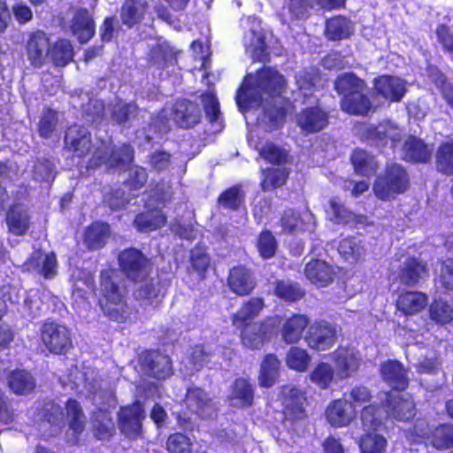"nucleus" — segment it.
Masks as SVG:
<instances>
[{"instance_id":"338daca9","label":"nucleus","mask_w":453,"mask_h":453,"mask_svg":"<svg viewBox=\"0 0 453 453\" xmlns=\"http://www.w3.org/2000/svg\"><path fill=\"white\" fill-rule=\"evenodd\" d=\"M348 402L356 410L357 407H363L366 404L372 403L373 398L371 388L364 384H357L349 390Z\"/></svg>"},{"instance_id":"c85d7f7f","label":"nucleus","mask_w":453,"mask_h":453,"mask_svg":"<svg viewBox=\"0 0 453 453\" xmlns=\"http://www.w3.org/2000/svg\"><path fill=\"white\" fill-rule=\"evenodd\" d=\"M167 224V216L157 207L147 208L137 213L133 225L140 233H150L164 227Z\"/></svg>"},{"instance_id":"2eb2a0df","label":"nucleus","mask_w":453,"mask_h":453,"mask_svg":"<svg viewBox=\"0 0 453 453\" xmlns=\"http://www.w3.org/2000/svg\"><path fill=\"white\" fill-rule=\"evenodd\" d=\"M65 410L68 424L67 443L79 446L87 426L86 415L81 403L72 397L66 400Z\"/></svg>"},{"instance_id":"ea45409f","label":"nucleus","mask_w":453,"mask_h":453,"mask_svg":"<svg viewBox=\"0 0 453 453\" xmlns=\"http://www.w3.org/2000/svg\"><path fill=\"white\" fill-rule=\"evenodd\" d=\"M5 221L9 232L17 236L26 234L30 226V216L19 204L10 206L6 213Z\"/></svg>"},{"instance_id":"9d476101","label":"nucleus","mask_w":453,"mask_h":453,"mask_svg":"<svg viewBox=\"0 0 453 453\" xmlns=\"http://www.w3.org/2000/svg\"><path fill=\"white\" fill-rule=\"evenodd\" d=\"M381 405L387 418L401 422L411 421L417 413L416 403L410 395H403L387 391Z\"/></svg>"},{"instance_id":"c03bdc74","label":"nucleus","mask_w":453,"mask_h":453,"mask_svg":"<svg viewBox=\"0 0 453 453\" xmlns=\"http://www.w3.org/2000/svg\"><path fill=\"white\" fill-rule=\"evenodd\" d=\"M260 188L263 191L275 190L287 183L290 170L287 167H266L261 171Z\"/></svg>"},{"instance_id":"a211bd4d","label":"nucleus","mask_w":453,"mask_h":453,"mask_svg":"<svg viewBox=\"0 0 453 453\" xmlns=\"http://www.w3.org/2000/svg\"><path fill=\"white\" fill-rule=\"evenodd\" d=\"M372 84L376 95L389 103L401 102L407 92L405 81L394 75H379L373 79Z\"/></svg>"},{"instance_id":"a18cd8bd","label":"nucleus","mask_w":453,"mask_h":453,"mask_svg":"<svg viewBox=\"0 0 453 453\" xmlns=\"http://www.w3.org/2000/svg\"><path fill=\"white\" fill-rule=\"evenodd\" d=\"M119 427L128 438H136L142 432L139 413L131 407L121 408L119 416Z\"/></svg>"},{"instance_id":"0eeeda50","label":"nucleus","mask_w":453,"mask_h":453,"mask_svg":"<svg viewBox=\"0 0 453 453\" xmlns=\"http://www.w3.org/2000/svg\"><path fill=\"white\" fill-rule=\"evenodd\" d=\"M38 335L44 349L52 355H66L73 348L71 331L54 320L43 321Z\"/></svg>"},{"instance_id":"7c9ffc66","label":"nucleus","mask_w":453,"mask_h":453,"mask_svg":"<svg viewBox=\"0 0 453 453\" xmlns=\"http://www.w3.org/2000/svg\"><path fill=\"white\" fill-rule=\"evenodd\" d=\"M91 431L98 441H109L116 434L115 422L107 410L97 409L90 417Z\"/></svg>"},{"instance_id":"0e129e2a","label":"nucleus","mask_w":453,"mask_h":453,"mask_svg":"<svg viewBox=\"0 0 453 453\" xmlns=\"http://www.w3.org/2000/svg\"><path fill=\"white\" fill-rule=\"evenodd\" d=\"M139 107L136 103H119L111 110V119L118 125H125L132 118L138 115Z\"/></svg>"},{"instance_id":"6e6d98bb","label":"nucleus","mask_w":453,"mask_h":453,"mask_svg":"<svg viewBox=\"0 0 453 453\" xmlns=\"http://www.w3.org/2000/svg\"><path fill=\"white\" fill-rule=\"evenodd\" d=\"M174 192L171 183L164 179L152 182L149 191V201L165 207L173 200Z\"/></svg>"},{"instance_id":"3c124183","label":"nucleus","mask_w":453,"mask_h":453,"mask_svg":"<svg viewBox=\"0 0 453 453\" xmlns=\"http://www.w3.org/2000/svg\"><path fill=\"white\" fill-rule=\"evenodd\" d=\"M361 453H386L387 439L377 432L365 431L358 440Z\"/></svg>"},{"instance_id":"f704fd0d","label":"nucleus","mask_w":453,"mask_h":453,"mask_svg":"<svg viewBox=\"0 0 453 453\" xmlns=\"http://www.w3.org/2000/svg\"><path fill=\"white\" fill-rule=\"evenodd\" d=\"M333 360L338 377L345 380L359 370L360 359L348 349L338 348L333 352Z\"/></svg>"},{"instance_id":"774afa93","label":"nucleus","mask_w":453,"mask_h":453,"mask_svg":"<svg viewBox=\"0 0 453 453\" xmlns=\"http://www.w3.org/2000/svg\"><path fill=\"white\" fill-rule=\"evenodd\" d=\"M192 446L190 438L180 432L171 434L165 442L168 453H191Z\"/></svg>"},{"instance_id":"13d9d810","label":"nucleus","mask_w":453,"mask_h":453,"mask_svg":"<svg viewBox=\"0 0 453 453\" xmlns=\"http://www.w3.org/2000/svg\"><path fill=\"white\" fill-rule=\"evenodd\" d=\"M256 248L259 257L264 260L275 257L278 250V242L271 230L265 228L258 234Z\"/></svg>"},{"instance_id":"f03ea898","label":"nucleus","mask_w":453,"mask_h":453,"mask_svg":"<svg viewBox=\"0 0 453 453\" xmlns=\"http://www.w3.org/2000/svg\"><path fill=\"white\" fill-rule=\"evenodd\" d=\"M334 89L340 96L341 111L350 116L366 117L377 110L367 82L353 72L336 76Z\"/></svg>"},{"instance_id":"a19ab883","label":"nucleus","mask_w":453,"mask_h":453,"mask_svg":"<svg viewBox=\"0 0 453 453\" xmlns=\"http://www.w3.org/2000/svg\"><path fill=\"white\" fill-rule=\"evenodd\" d=\"M50 58L56 67H65L73 61L74 49L65 38L57 39L49 50Z\"/></svg>"},{"instance_id":"6ab92c4d","label":"nucleus","mask_w":453,"mask_h":453,"mask_svg":"<svg viewBox=\"0 0 453 453\" xmlns=\"http://www.w3.org/2000/svg\"><path fill=\"white\" fill-rule=\"evenodd\" d=\"M380 375L390 388V391L403 392L410 385L407 370L396 359H388L380 365Z\"/></svg>"},{"instance_id":"e2e57ef3","label":"nucleus","mask_w":453,"mask_h":453,"mask_svg":"<svg viewBox=\"0 0 453 453\" xmlns=\"http://www.w3.org/2000/svg\"><path fill=\"white\" fill-rule=\"evenodd\" d=\"M434 280L444 292H453V257L439 261V271Z\"/></svg>"},{"instance_id":"8fccbe9b","label":"nucleus","mask_w":453,"mask_h":453,"mask_svg":"<svg viewBox=\"0 0 453 453\" xmlns=\"http://www.w3.org/2000/svg\"><path fill=\"white\" fill-rule=\"evenodd\" d=\"M428 317L438 326H445L453 321V307L442 298H434L428 305Z\"/></svg>"},{"instance_id":"680f3d73","label":"nucleus","mask_w":453,"mask_h":453,"mask_svg":"<svg viewBox=\"0 0 453 453\" xmlns=\"http://www.w3.org/2000/svg\"><path fill=\"white\" fill-rule=\"evenodd\" d=\"M58 123V111L52 108L47 107L42 111L37 125L39 136L42 139L50 138L56 131Z\"/></svg>"},{"instance_id":"20e7f679","label":"nucleus","mask_w":453,"mask_h":453,"mask_svg":"<svg viewBox=\"0 0 453 453\" xmlns=\"http://www.w3.org/2000/svg\"><path fill=\"white\" fill-rule=\"evenodd\" d=\"M100 289L102 299L99 306L110 320L125 323L130 316L129 305L119 283L113 278L111 270H102L100 273Z\"/></svg>"},{"instance_id":"69168bd1","label":"nucleus","mask_w":453,"mask_h":453,"mask_svg":"<svg viewBox=\"0 0 453 453\" xmlns=\"http://www.w3.org/2000/svg\"><path fill=\"white\" fill-rule=\"evenodd\" d=\"M172 154L165 150H156L147 156L150 171L161 173L168 171L172 165Z\"/></svg>"},{"instance_id":"6e6552de","label":"nucleus","mask_w":453,"mask_h":453,"mask_svg":"<svg viewBox=\"0 0 453 453\" xmlns=\"http://www.w3.org/2000/svg\"><path fill=\"white\" fill-rule=\"evenodd\" d=\"M134 160V149L129 143H122L119 147H113L110 153L105 146H97L88 158L86 168L88 171H95L104 165L110 168H117L125 165H130Z\"/></svg>"},{"instance_id":"39448f33","label":"nucleus","mask_w":453,"mask_h":453,"mask_svg":"<svg viewBox=\"0 0 453 453\" xmlns=\"http://www.w3.org/2000/svg\"><path fill=\"white\" fill-rule=\"evenodd\" d=\"M411 187V178L407 169L399 163L387 164L383 172L373 182L375 196L381 201H391L406 193Z\"/></svg>"},{"instance_id":"603ef678","label":"nucleus","mask_w":453,"mask_h":453,"mask_svg":"<svg viewBox=\"0 0 453 453\" xmlns=\"http://www.w3.org/2000/svg\"><path fill=\"white\" fill-rule=\"evenodd\" d=\"M149 180V173L147 169L139 165H134L128 169L127 179L123 181V185L129 193L138 196V193L143 188Z\"/></svg>"},{"instance_id":"473e14b6","label":"nucleus","mask_w":453,"mask_h":453,"mask_svg":"<svg viewBox=\"0 0 453 453\" xmlns=\"http://www.w3.org/2000/svg\"><path fill=\"white\" fill-rule=\"evenodd\" d=\"M310 319L304 314L294 313L281 326V340L286 344H296L303 337V332L309 327Z\"/></svg>"},{"instance_id":"aec40b11","label":"nucleus","mask_w":453,"mask_h":453,"mask_svg":"<svg viewBox=\"0 0 453 453\" xmlns=\"http://www.w3.org/2000/svg\"><path fill=\"white\" fill-rule=\"evenodd\" d=\"M325 417L329 425L334 428L349 426L357 417V411L346 398L332 400L325 410Z\"/></svg>"},{"instance_id":"a878e982","label":"nucleus","mask_w":453,"mask_h":453,"mask_svg":"<svg viewBox=\"0 0 453 453\" xmlns=\"http://www.w3.org/2000/svg\"><path fill=\"white\" fill-rule=\"evenodd\" d=\"M427 304V294L417 290H403L395 302L397 311L406 317L419 313Z\"/></svg>"},{"instance_id":"58836bf2","label":"nucleus","mask_w":453,"mask_h":453,"mask_svg":"<svg viewBox=\"0 0 453 453\" xmlns=\"http://www.w3.org/2000/svg\"><path fill=\"white\" fill-rule=\"evenodd\" d=\"M354 172L363 177H371L377 173L379 165L373 155L365 150L357 148L350 155Z\"/></svg>"},{"instance_id":"f8f14e48","label":"nucleus","mask_w":453,"mask_h":453,"mask_svg":"<svg viewBox=\"0 0 453 453\" xmlns=\"http://www.w3.org/2000/svg\"><path fill=\"white\" fill-rule=\"evenodd\" d=\"M307 404L308 401L304 392L296 388H290L282 403L284 420L293 426L304 424L309 418Z\"/></svg>"},{"instance_id":"864d4df0","label":"nucleus","mask_w":453,"mask_h":453,"mask_svg":"<svg viewBox=\"0 0 453 453\" xmlns=\"http://www.w3.org/2000/svg\"><path fill=\"white\" fill-rule=\"evenodd\" d=\"M203 108L211 125L219 124L223 126V117L220 111V104L214 91H205L200 96Z\"/></svg>"},{"instance_id":"052dcab7","label":"nucleus","mask_w":453,"mask_h":453,"mask_svg":"<svg viewBox=\"0 0 453 453\" xmlns=\"http://www.w3.org/2000/svg\"><path fill=\"white\" fill-rule=\"evenodd\" d=\"M211 398L207 392L199 387H190L187 389L185 395V403L188 409L191 411L198 413L209 405Z\"/></svg>"},{"instance_id":"2f4dec72","label":"nucleus","mask_w":453,"mask_h":453,"mask_svg":"<svg viewBox=\"0 0 453 453\" xmlns=\"http://www.w3.org/2000/svg\"><path fill=\"white\" fill-rule=\"evenodd\" d=\"M7 387L16 395H27L36 388V380L33 374L26 370L16 368L6 375Z\"/></svg>"},{"instance_id":"4c0bfd02","label":"nucleus","mask_w":453,"mask_h":453,"mask_svg":"<svg viewBox=\"0 0 453 453\" xmlns=\"http://www.w3.org/2000/svg\"><path fill=\"white\" fill-rule=\"evenodd\" d=\"M427 273V264L414 257H408L399 271L401 282L407 287L416 286Z\"/></svg>"},{"instance_id":"412c9836","label":"nucleus","mask_w":453,"mask_h":453,"mask_svg":"<svg viewBox=\"0 0 453 453\" xmlns=\"http://www.w3.org/2000/svg\"><path fill=\"white\" fill-rule=\"evenodd\" d=\"M304 340L307 345L315 350H326L336 341L335 329L326 322H314L308 327Z\"/></svg>"},{"instance_id":"4be33fe9","label":"nucleus","mask_w":453,"mask_h":453,"mask_svg":"<svg viewBox=\"0 0 453 453\" xmlns=\"http://www.w3.org/2000/svg\"><path fill=\"white\" fill-rule=\"evenodd\" d=\"M50 38L42 30L33 31L28 35L25 50L27 59L33 67L40 68L45 63V56L50 50Z\"/></svg>"},{"instance_id":"49530a36","label":"nucleus","mask_w":453,"mask_h":453,"mask_svg":"<svg viewBox=\"0 0 453 453\" xmlns=\"http://www.w3.org/2000/svg\"><path fill=\"white\" fill-rule=\"evenodd\" d=\"M259 156L268 164L285 166L292 162V157L288 150L278 146L273 142H265L259 150Z\"/></svg>"},{"instance_id":"72a5a7b5","label":"nucleus","mask_w":453,"mask_h":453,"mask_svg":"<svg viewBox=\"0 0 453 453\" xmlns=\"http://www.w3.org/2000/svg\"><path fill=\"white\" fill-rule=\"evenodd\" d=\"M427 444L438 451L451 450L453 453V423L442 422L426 434Z\"/></svg>"},{"instance_id":"4d7b16f0","label":"nucleus","mask_w":453,"mask_h":453,"mask_svg":"<svg viewBox=\"0 0 453 453\" xmlns=\"http://www.w3.org/2000/svg\"><path fill=\"white\" fill-rule=\"evenodd\" d=\"M311 357L306 349L292 346L287 352L285 362L287 366L297 372H304L308 370Z\"/></svg>"},{"instance_id":"1a4fd4ad","label":"nucleus","mask_w":453,"mask_h":453,"mask_svg":"<svg viewBox=\"0 0 453 453\" xmlns=\"http://www.w3.org/2000/svg\"><path fill=\"white\" fill-rule=\"evenodd\" d=\"M142 372L149 378L165 380L173 374V361L169 355L159 349H144L137 356Z\"/></svg>"},{"instance_id":"423d86ee","label":"nucleus","mask_w":453,"mask_h":453,"mask_svg":"<svg viewBox=\"0 0 453 453\" xmlns=\"http://www.w3.org/2000/svg\"><path fill=\"white\" fill-rule=\"evenodd\" d=\"M119 272L131 283L146 281L153 272L154 263L142 250L127 247L117 256Z\"/></svg>"},{"instance_id":"7ed1b4c3","label":"nucleus","mask_w":453,"mask_h":453,"mask_svg":"<svg viewBox=\"0 0 453 453\" xmlns=\"http://www.w3.org/2000/svg\"><path fill=\"white\" fill-rule=\"evenodd\" d=\"M252 74H248L235 93V103L240 110L247 111L252 104H260L264 96L280 97L287 89L285 77L271 66H264L256 72L254 85H250Z\"/></svg>"},{"instance_id":"bf43d9fd","label":"nucleus","mask_w":453,"mask_h":453,"mask_svg":"<svg viewBox=\"0 0 453 453\" xmlns=\"http://www.w3.org/2000/svg\"><path fill=\"white\" fill-rule=\"evenodd\" d=\"M310 380L321 389H327L334 381V370L326 362H319L310 372Z\"/></svg>"},{"instance_id":"dca6fc26","label":"nucleus","mask_w":453,"mask_h":453,"mask_svg":"<svg viewBox=\"0 0 453 453\" xmlns=\"http://www.w3.org/2000/svg\"><path fill=\"white\" fill-rule=\"evenodd\" d=\"M226 285L229 290L237 296H250L257 286L253 271L245 265H237L230 268Z\"/></svg>"},{"instance_id":"09e8293b","label":"nucleus","mask_w":453,"mask_h":453,"mask_svg":"<svg viewBox=\"0 0 453 453\" xmlns=\"http://www.w3.org/2000/svg\"><path fill=\"white\" fill-rule=\"evenodd\" d=\"M436 171L445 176H453V139L439 144L435 152Z\"/></svg>"},{"instance_id":"e433bc0d","label":"nucleus","mask_w":453,"mask_h":453,"mask_svg":"<svg viewBox=\"0 0 453 453\" xmlns=\"http://www.w3.org/2000/svg\"><path fill=\"white\" fill-rule=\"evenodd\" d=\"M381 403H372L363 406L359 412L361 426L365 431L378 432L385 426Z\"/></svg>"},{"instance_id":"79ce46f5","label":"nucleus","mask_w":453,"mask_h":453,"mask_svg":"<svg viewBox=\"0 0 453 453\" xmlns=\"http://www.w3.org/2000/svg\"><path fill=\"white\" fill-rule=\"evenodd\" d=\"M280 361L273 353L265 355L260 364L258 384L262 388L273 387L279 375Z\"/></svg>"},{"instance_id":"5701e85b","label":"nucleus","mask_w":453,"mask_h":453,"mask_svg":"<svg viewBox=\"0 0 453 453\" xmlns=\"http://www.w3.org/2000/svg\"><path fill=\"white\" fill-rule=\"evenodd\" d=\"M96 27V21L90 12L85 7H81L71 19L70 31L80 44H86L95 36Z\"/></svg>"},{"instance_id":"37998d69","label":"nucleus","mask_w":453,"mask_h":453,"mask_svg":"<svg viewBox=\"0 0 453 453\" xmlns=\"http://www.w3.org/2000/svg\"><path fill=\"white\" fill-rule=\"evenodd\" d=\"M217 203L223 209L239 211L245 209V192L240 184L233 185L219 195Z\"/></svg>"},{"instance_id":"b1692460","label":"nucleus","mask_w":453,"mask_h":453,"mask_svg":"<svg viewBox=\"0 0 453 453\" xmlns=\"http://www.w3.org/2000/svg\"><path fill=\"white\" fill-rule=\"evenodd\" d=\"M304 276L318 288L331 284L335 277L334 267L327 262L319 258H311L304 266Z\"/></svg>"},{"instance_id":"de8ad7c7","label":"nucleus","mask_w":453,"mask_h":453,"mask_svg":"<svg viewBox=\"0 0 453 453\" xmlns=\"http://www.w3.org/2000/svg\"><path fill=\"white\" fill-rule=\"evenodd\" d=\"M255 388L249 379L240 377L232 385L231 398L239 401L240 408H249L254 403Z\"/></svg>"},{"instance_id":"f257e3e1","label":"nucleus","mask_w":453,"mask_h":453,"mask_svg":"<svg viewBox=\"0 0 453 453\" xmlns=\"http://www.w3.org/2000/svg\"><path fill=\"white\" fill-rule=\"evenodd\" d=\"M265 308L264 297L251 296L231 315L232 326L239 332L240 342L248 349L260 350L272 339L274 326L271 318L256 320Z\"/></svg>"},{"instance_id":"4468645a","label":"nucleus","mask_w":453,"mask_h":453,"mask_svg":"<svg viewBox=\"0 0 453 453\" xmlns=\"http://www.w3.org/2000/svg\"><path fill=\"white\" fill-rule=\"evenodd\" d=\"M171 118L177 127L191 129L201 123L202 111L196 102L187 98H178L173 104Z\"/></svg>"},{"instance_id":"bb28decb","label":"nucleus","mask_w":453,"mask_h":453,"mask_svg":"<svg viewBox=\"0 0 453 453\" xmlns=\"http://www.w3.org/2000/svg\"><path fill=\"white\" fill-rule=\"evenodd\" d=\"M402 159L411 164H427L432 158V150L419 137L410 134L403 144Z\"/></svg>"},{"instance_id":"393cba45","label":"nucleus","mask_w":453,"mask_h":453,"mask_svg":"<svg viewBox=\"0 0 453 453\" xmlns=\"http://www.w3.org/2000/svg\"><path fill=\"white\" fill-rule=\"evenodd\" d=\"M355 34V24L344 15H334L325 21L324 36L330 42L349 39Z\"/></svg>"},{"instance_id":"c9c22d12","label":"nucleus","mask_w":453,"mask_h":453,"mask_svg":"<svg viewBox=\"0 0 453 453\" xmlns=\"http://www.w3.org/2000/svg\"><path fill=\"white\" fill-rule=\"evenodd\" d=\"M273 295L280 301L294 303L304 298L306 292L299 282L289 279H277L273 281Z\"/></svg>"},{"instance_id":"9b49d317","label":"nucleus","mask_w":453,"mask_h":453,"mask_svg":"<svg viewBox=\"0 0 453 453\" xmlns=\"http://www.w3.org/2000/svg\"><path fill=\"white\" fill-rule=\"evenodd\" d=\"M97 146L92 142L91 133L83 126L73 124L67 127L64 135V149L79 158H85Z\"/></svg>"},{"instance_id":"f3484780","label":"nucleus","mask_w":453,"mask_h":453,"mask_svg":"<svg viewBox=\"0 0 453 453\" xmlns=\"http://www.w3.org/2000/svg\"><path fill=\"white\" fill-rule=\"evenodd\" d=\"M363 135L365 141L372 144L384 148L389 143L393 150L402 140V134L397 127L388 122L369 126L365 129Z\"/></svg>"},{"instance_id":"5fc2aeb1","label":"nucleus","mask_w":453,"mask_h":453,"mask_svg":"<svg viewBox=\"0 0 453 453\" xmlns=\"http://www.w3.org/2000/svg\"><path fill=\"white\" fill-rule=\"evenodd\" d=\"M189 261L190 266L196 273L198 279L205 280L211 265V257L206 251V248L196 244L190 251Z\"/></svg>"},{"instance_id":"c756f323","label":"nucleus","mask_w":453,"mask_h":453,"mask_svg":"<svg viewBox=\"0 0 453 453\" xmlns=\"http://www.w3.org/2000/svg\"><path fill=\"white\" fill-rule=\"evenodd\" d=\"M149 10L148 0H125L120 7L121 22L131 29L144 20Z\"/></svg>"},{"instance_id":"cd10ccee","label":"nucleus","mask_w":453,"mask_h":453,"mask_svg":"<svg viewBox=\"0 0 453 453\" xmlns=\"http://www.w3.org/2000/svg\"><path fill=\"white\" fill-rule=\"evenodd\" d=\"M111 236V226L109 223L95 220L86 226L83 233V242L89 251L103 249Z\"/></svg>"},{"instance_id":"ddd939ff","label":"nucleus","mask_w":453,"mask_h":453,"mask_svg":"<svg viewBox=\"0 0 453 453\" xmlns=\"http://www.w3.org/2000/svg\"><path fill=\"white\" fill-rule=\"evenodd\" d=\"M330 114L319 105L303 108L296 116V126L305 135L323 131L329 125Z\"/></svg>"}]
</instances>
